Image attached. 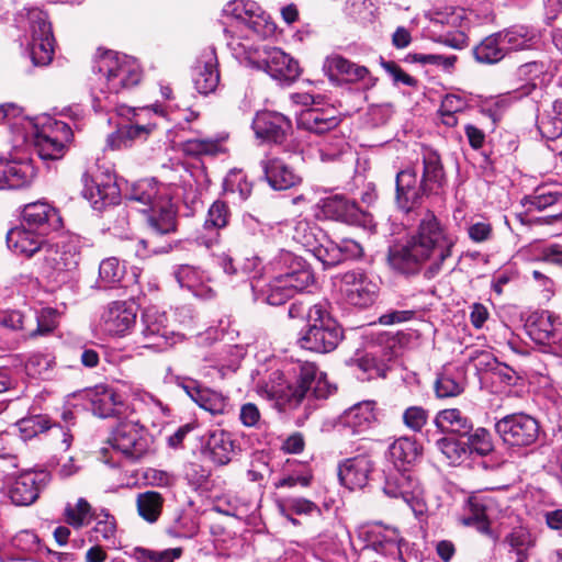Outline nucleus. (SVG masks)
I'll return each instance as SVG.
<instances>
[{"label": "nucleus", "mask_w": 562, "mask_h": 562, "mask_svg": "<svg viewBox=\"0 0 562 562\" xmlns=\"http://www.w3.org/2000/svg\"><path fill=\"white\" fill-rule=\"evenodd\" d=\"M224 189L226 192H238L240 199L246 200L251 194L252 186L241 171L233 170L224 179Z\"/></svg>", "instance_id": "nucleus-62"}, {"label": "nucleus", "mask_w": 562, "mask_h": 562, "mask_svg": "<svg viewBox=\"0 0 562 562\" xmlns=\"http://www.w3.org/2000/svg\"><path fill=\"white\" fill-rule=\"evenodd\" d=\"M378 346L372 348V351H379V360L384 362L386 366L390 361L394 360L400 356L401 346L395 337L389 335H381L378 338Z\"/></svg>", "instance_id": "nucleus-63"}, {"label": "nucleus", "mask_w": 562, "mask_h": 562, "mask_svg": "<svg viewBox=\"0 0 562 562\" xmlns=\"http://www.w3.org/2000/svg\"><path fill=\"white\" fill-rule=\"evenodd\" d=\"M265 177L274 190H288L301 182V177L281 158H268L261 161Z\"/></svg>", "instance_id": "nucleus-34"}, {"label": "nucleus", "mask_w": 562, "mask_h": 562, "mask_svg": "<svg viewBox=\"0 0 562 562\" xmlns=\"http://www.w3.org/2000/svg\"><path fill=\"white\" fill-rule=\"evenodd\" d=\"M64 515L65 521L76 529L87 526L94 517L91 505L82 497L76 504H67Z\"/></svg>", "instance_id": "nucleus-49"}, {"label": "nucleus", "mask_w": 562, "mask_h": 562, "mask_svg": "<svg viewBox=\"0 0 562 562\" xmlns=\"http://www.w3.org/2000/svg\"><path fill=\"white\" fill-rule=\"evenodd\" d=\"M153 125L127 124L121 126L115 133L109 135L108 145L112 149L127 147L134 139H146Z\"/></svg>", "instance_id": "nucleus-47"}, {"label": "nucleus", "mask_w": 562, "mask_h": 562, "mask_svg": "<svg viewBox=\"0 0 562 562\" xmlns=\"http://www.w3.org/2000/svg\"><path fill=\"white\" fill-rule=\"evenodd\" d=\"M324 210L331 217L348 224H358L363 216L356 202L342 195L328 198L324 203Z\"/></svg>", "instance_id": "nucleus-39"}, {"label": "nucleus", "mask_w": 562, "mask_h": 562, "mask_svg": "<svg viewBox=\"0 0 562 562\" xmlns=\"http://www.w3.org/2000/svg\"><path fill=\"white\" fill-rule=\"evenodd\" d=\"M206 446L215 463L224 465L232 460L235 446L229 432L224 430L212 431Z\"/></svg>", "instance_id": "nucleus-41"}, {"label": "nucleus", "mask_w": 562, "mask_h": 562, "mask_svg": "<svg viewBox=\"0 0 562 562\" xmlns=\"http://www.w3.org/2000/svg\"><path fill=\"white\" fill-rule=\"evenodd\" d=\"M292 238L310 252L312 248L317 246L318 238H325V234L311 222L301 220L293 227Z\"/></svg>", "instance_id": "nucleus-50"}, {"label": "nucleus", "mask_w": 562, "mask_h": 562, "mask_svg": "<svg viewBox=\"0 0 562 562\" xmlns=\"http://www.w3.org/2000/svg\"><path fill=\"white\" fill-rule=\"evenodd\" d=\"M372 468V462L367 456L346 459L338 467L339 481L349 490L362 488L369 480Z\"/></svg>", "instance_id": "nucleus-32"}, {"label": "nucleus", "mask_w": 562, "mask_h": 562, "mask_svg": "<svg viewBox=\"0 0 562 562\" xmlns=\"http://www.w3.org/2000/svg\"><path fill=\"white\" fill-rule=\"evenodd\" d=\"M182 550L180 548L167 549L164 551H154L145 548H135L134 558L138 562H173L180 558Z\"/></svg>", "instance_id": "nucleus-59"}, {"label": "nucleus", "mask_w": 562, "mask_h": 562, "mask_svg": "<svg viewBox=\"0 0 562 562\" xmlns=\"http://www.w3.org/2000/svg\"><path fill=\"white\" fill-rule=\"evenodd\" d=\"M44 471H25L8 484L7 495L16 506H27L36 501L40 491L47 483Z\"/></svg>", "instance_id": "nucleus-21"}, {"label": "nucleus", "mask_w": 562, "mask_h": 562, "mask_svg": "<svg viewBox=\"0 0 562 562\" xmlns=\"http://www.w3.org/2000/svg\"><path fill=\"white\" fill-rule=\"evenodd\" d=\"M475 59L483 64H495L506 56V48L503 45L499 33L486 36L474 48Z\"/></svg>", "instance_id": "nucleus-44"}, {"label": "nucleus", "mask_w": 562, "mask_h": 562, "mask_svg": "<svg viewBox=\"0 0 562 562\" xmlns=\"http://www.w3.org/2000/svg\"><path fill=\"white\" fill-rule=\"evenodd\" d=\"M43 270L46 277L58 285L78 279L80 254L71 241H47L43 247Z\"/></svg>", "instance_id": "nucleus-8"}, {"label": "nucleus", "mask_w": 562, "mask_h": 562, "mask_svg": "<svg viewBox=\"0 0 562 562\" xmlns=\"http://www.w3.org/2000/svg\"><path fill=\"white\" fill-rule=\"evenodd\" d=\"M435 392L440 398L454 397L463 392V385L449 374L441 373L435 382Z\"/></svg>", "instance_id": "nucleus-64"}, {"label": "nucleus", "mask_w": 562, "mask_h": 562, "mask_svg": "<svg viewBox=\"0 0 562 562\" xmlns=\"http://www.w3.org/2000/svg\"><path fill=\"white\" fill-rule=\"evenodd\" d=\"M323 71L336 86L342 83H361L364 89L376 85V78L364 66L358 65L341 55L331 54L323 63Z\"/></svg>", "instance_id": "nucleus-15"}, {"label": "nucleus", "mask_w": 562, "mask_h": 562, "mask_svg": "<svg viewBox=\"0 0 562 562\" xmlns=\"http://www.w3.org/2000/svg\"><path fill=\"white\" fill-rule=\"evenodd\" d=\"M111 447L125 459L137 461L143 458L150 448L149 438L138 422H121L109 438Z\"/></svg>", "instance_id": "nucleus-13"}, {"label": "nucleus", "mask_w": 562, "mask_h": 562, "mask_svg": "<svg viewBox=\"0 0 562 562\" xmlns=\"http://www.w3.org/2000/svg\"><path fill=\"white\" fill-rule=\"evenodd\" d=\"M383 492L391 498H402L419 519L428 513V505L419 482L400 469L387 474Z\"/></svg>", "instance_id": "nucleus-12"}, {"label": "nucleus", "mask_w": 562, "mask_h": 562, "mask_svg": "<svg viewBox=\"0 0 562 562\" xmlns=\"http://www.w3.org/2000/svg\"><path fill=\"white\" fill-rule=\"evenodd\" d=\"M193 83L201 94H209L216 90L220 83V70L216 52L207 47L199 55L193 68Z\"/></svg>", "instance_id": "nucleus-27"}, {"label": "nucleus", "mask_w": 562, "mask_h": 562, "mask_svg": "<svg viewBox=\"0 0 562 562\" xmlns=\"http://www.w3.org/2000/svg\"><path fill=\"white\" fill-rule=\"evenodd\" d=\"M229 218V210L226 203L222 201H215L209 209L207 215L204 222L206 229L214 228L220 229L227 225Z\"/></svg>", "instance_id": "nucleus-61"}, {"label": "nucleus", "mask_w": 562, "mask_h": 562, "mask_svg": "<svg viewBox=\"0 0 562 562\" xmlns=\"http://www.w3.org/2000/svg\"><path fill=\"white\" fill-rule=\"evenodd\" d=\"M251 288L257 301H261L273 306L285 303L289 299L300 292L277 273L267 285L258 289V285L251 284Z\"/></svg>", "instance_id": "nucleus-36"}, {"label": "nucleus", "mask_w": 562, "mask_h": 562, "mask_svg": "<svg viewBox=\"0 0 562 562\" xmlns=\"http://www.w3.org/2000/svg\"><path fill=\"white\" fill-rule=\"evenodd\" d=\"M35 168L31 160H0V190L20 189L31 183Z\"/></svg>", "instance_id": "nucleus-33"}, {"label": "nucleus", "mask_w": 562, "mask_h": 562, "mask_svg": "<svg viewBox=\"0 0 562 562\" xmlns=\"http://www.w3.org/2000/svg\"><path fill=\"white\" fill-rule=\"evenodd\" d=\"M434 424L440 432L454 434L460 437H465L473 429L470 418L458 408L439 411Z\"/></svg>", "instance_id": "nucleus-37"}, {"label": "nucleus", "mask_w": 562, "mask_h": 562, "mask_svg": "<svg viewBox=\"0 0 562 562\" xmlns=\"http://www.w3.org/2000/svg\"><path fill=\"white\" fill-rule=\"evenodd\" d=\"M93 519L95 520V525L90 530V541L95 543L104 541L109 544L115 546L116 520L114 516L110 515L105 510H101L94 515Z\"/></svg>", "instance_id": "nucleus-48"}, {"label": "nucleus", "mask_w": 562, "mask_h": 562, "mask_svg": "<svg viewBox=\"0 0 562 562\" xmlns=\"http://www.w3.org/2000/svg\"><path fill=\"white\" fill-rule=\"evenodd\" d=\"M226 11L238 24L245 25L258 37H268L276 32V24L254 1L234 0L227 5Z\"/></svg>", "instance_id": "nucleus-17"}, {"label": "nucleus", "mask_w": 562, "mask_h": 562, "mask_svg": "<svg viewBox=\"0 0 562 562\" xmlns=\"http://www.w3.org/2000/svg\"><path fill=\"white\" fill-rule=\"evenodd\" d=\"M310 252L325 267H331L348 259L359 258L362 255V247L353 239L344 238L336 243L325 237L318 238L317 246Z\"/></svg>", "instance_id": "nucleus-24"}, {"label": "nucleus", "mask_w": 562, "mask_h": 562, "mask_svg": "<svg viewBox=\"0 0 562 562\" xmlns=\"http://www.w3.org/2000/svg\"><path fill=\"white\" fill-rule=\"evenodd\" d=\"M19 430L23 440H29L50 428L48 417L36 415L23 418L18 423Z\"/></svg>", "instance_id": "nucleus-58"}, {"label": "nucleus", "mask_w": 562, "mask_h": 562, "mask_svg": "<svg viewBox=\"0 0 562 562\" xmlns=\"http://www.w3.org/2000/svg\"><path fill=\"white\" fill-rule=\"evenodd\" d=\"M29 376L40 380H50L54 376L56 358L52 352L37 351L29 356L25 362Z\"/></svg>", "instance_id": "nucleus-42"}, {"label": "nucleus", "mask_w": 562, "mask_h": 562, "mask_svg": "<svg viewBox=\"0 0 562 562\" xmlns=\"http://www.w3.org/2000/svg\"><path fill=\"white\" fill-rule=\"evenodd\" d=\"M495 430L507 446L522 448L537 441L540 426L532 416L517 413L497 420Z\"/></svg>", "instance_id": "nucleus-14"}, {"label": "nucleus", "mask_w": 562, "mask_h": 562, "mask_svg": "<svg viewBox=\"0 0 562 562\" xmlns=\"http://www.w3.org/2000/svg\"><path fill=\"white\" fill-rule=\"evenodd\" d=\"M379 351H367L362 357L353 360L355 366L364 374L363 379L385 378L389 366L379 360Z\"/></svg>", "instance_id": "nucleus-51"}, {"label": "nucleus", "mask_w": 562, "mask_h": 562, "mask_svg": "<svg viewBox=\"0 0 562 562\" xmlns=\"http://www.w3.org/2000/svg\"><path fill=\"white\" fill-rule=\"evenodd\" d=\"M470 515L462 519L467 526H474L480 532H490V522L486 517L485 504L476 498L469 501Z\"/></svg>", "instance_id": "nucleus-57"}, {"label": "nucleus", "mask_w": 562, "mask_h": 562, "mask_svg": "<svg viewBox=\"0 0 562 562\" xmlns=\"http://www.w3.org/2000/svg\"><path fill=\"white\" fill-rule=\"evenodd\" d=\"M164 503L162 495L156 491H146L136 496L137 513L149 524H154L159 519Z\"/></svg>", "instance_id": "nucleus-43"}, {"label": "nucleus", "mask_w": 562, "mask_h": 562, "mask_svg": "<svg viewBox=\"0 0 562 562\" xmlns=\"http://www.w3.org/2000/svg\"><path fill=\"white\" fill-rule=\"evenodd\" d=\"M81 181L83 184L82 195L94 210L102 211L119 202L120 189L111 176L94 179L85 172Z\"/></svg>", "instance_id": "nucleus-22"}, {"label": "nucleus", "mask_w": 562, "mask_h": 562, "mask_svg": "<svg viewBox=\"0 0 562 562\" xmlns=\"http://www.w3.org/2000/svg\"><path fill=\"white\" fill-rule=\"evenodd\" d=\"M340 120L333 106H310L297 115V126L315 134H323L336 128Z\"/></svg>", "instance_id": "nucleus-30"}, {"label": "nucleus", "mask_w": 562, "mask_h": 562, "mask_svg": "<svg viewBox=\"0 0 562 562\" xmlns=\"http://www.w3.org/2000/svg\"><path fill=\"white\" fill-rule=\"evenodd\" d=\"M234 56L248 60L252 66L263 69L273 79L280 82H292L300 76L296 60L278 47L267 45L251 48L232 37L227 43Z\"/></svg>", "instance_id": "nucleus-6"}, {"label": "nucleus", "mask_w": 562, "mask_h": 562, "mask_svg": "<svg viewBox=\"0 0 562 562\" xmlns=\"http://www.w3.org/2000/svg\"><path fill=\"white\" fill-rule=\"evenodd\" d=\"M291 128V121L282 113L274 111L258 112L252 120L256 137L267 143H283Z\"/></svg>", "instance_id": "nucleus-25"}, {"label": "nucleus", "mask_w": 562, "mask_h": 562, "mask_svg": "<svg viewBox=\"0 0 562 562\" xmlns=\"http://www.w3.org/2000/svg\"><path fill=\"white\" fill-rule=\"evenodd\" d=\"M419 454L417 442L407 437L398 438L389 447V457L397 469L415 462Z\"/></svg>", "instance_id": "nucleus-45"}, {"label": "nucleus", "mask_w": 562, "mask_h": 562, "mask_svg": "<svg viewBox=\"0 0 562 562\" xmlns=\"http://www.w3.org/2000/svg\"><path fill=\"white\" fill-rule=\"evenodd\" d=\"M357 535L358 539L363 542V548H371L381 555L406 562L404 549L407 543L395 527L370 524L359 527Z\"/></svg>", "instance_id": "nucleus-11"}, {"label": "nucleus", "mask_w": 562, "mask_h": 562, "mask_svg": "<svg viewBox=\"0 0 562 562\" xmlns=\"http://www.w3.org/2000/svg\"><path fill=\"white\" fill-rule=\"evenodd\" d=\"M30 56L35 66L48 65L54 55V36L45 12L37 8L26 10Z\"/></svg>", "instance_id": "nucleus-9"}, {"label": "nucleus", "mask_w": 562, "mask_h": 562, "mask_svg": "<svg viewBox=\"0 0 562 562\" xmlns=\"http://www.w3.org/2000/svg\"><path fill=\"white\" fill-rule=\"evenodd\" d=\"M179 190L176 184L158 183L155 179H142L132 184L128 199L149 206L145 212L150 233L147 238L136 243L137 257L145 259L171 249L169 241L158 244L157 238L173 234L177 229V209L172 200L178 196Z\"/></svg>", "instance_id": "nucleus-2"}, {"label": "nucleus", "mask_w": 562, "mask_h": 562, "mask_svg": "<svg viewBox=\"0 0 562 562\" xmlns=\"http://www.w3.org/2000/svg\"><path fill=\"white\" fill-rule=\"evenodd\" d=\"M307 327L301 330L297 344L301 348L327 353L337 348L344 334L339 324L322 304H315L307 312Z\"/></svg>", "instance_id": "nucleus-7"}, {"label": "nucleus", "mask_w": 562, "mask_h": 562, "mask_svg": "<svg viewBox=\"0 0 562 562\" xmlns=\"http://www.w3.org/2000/svg\"><path fill=\"white\" fill-rule=\"evenodd\" d=\"M136 315L133 303L125 301L111 302L101 315L102 330L111 336H124L134 327Z\"/></svg>", "instance_id": "nucleus-23"}, {"label": "nucleus", "mask_w": 562, "mask_h": 562, "mask_svg": "<svg viewBox=\"0 0 562 562\" xmlns=\"http://www.w3.org/2000/svg\"><path fill=\"white\" fill-rule=\"evenodd\" d=\"M279 513L283 517H290V513L296 515H312L319 513L318 506L310 499L301 497H288L277 502Z\"/></svg>", "instance_id": "nucleus-53"}, {"label": "nucleus", "mask_w": 562, "mask_h": 562, "mask_svg": "<svg viewBox=\"0 0 562 562\" xmlns=\"http://www.w3.org/2000/svg\"><path fill=\"white\" fill-rule=\"evenodd\" d=\"M378 423L374 401L359 402L346 409L338 418V425L352 435H361Z\"/></svg>", "instance_id": "nucleus-28"}, {"label": "nucleus", "mask_w": 562, "mask_h": 562, "mask_svg": "<svg viewBox=\"0 0 562 562\" xmlns=\"http://www.w3.org/2000/svg\"><path fill=\"white\" fill-rule=\"evenodd\" d=\"M468 440L465 441L469 447V457L472 453L484 457L493 451V441L491 434L485 428H477L473 432L467 435Z\"/></svg>", "instance_id": "nucleus-56"}, {"label": "nucleus", "mask_w": 562, "mask_h": 562, "mask_svg": "<svg viewBox=\"0 0 562 562\" xmlns=\"http://www.w3.org/2000/svg\"><path fill=\"white\" fill-rule=\"evenodd\" d=\"M124 273V266H122L115 257L106 258L100 263L99 276L105 284L111 285L120 282Z\"/></svg>", "instance_id": "nucleus-60"}, {"label": "nucleus", "mask_w": 562, "mask_h": 562, "mask_svg": "<svg viewBox=\"0 0 562 562\" xmlns=\"http://www.w3.org/2000/svg\"><path fill=\"white\" fill-rule=\"evenodd\" d=\"M178 385L201 408L212 415H220L226 411V398L218 392L202 386L196 380L181 379Z\"/></svg>", "instance_id": "nucleus-31"}, {"label": "nucleus", "mask_w": 562, "mask_h": 562, "mask_svg": "<svg viewBox=\"0 0 562 562\" xmlns=\"http://www.w3.org/2000/svg\"><path fill=\"white\" fill-rule=\"evenodd\" d=\"M92 412L101 418L120 415L124 412L121 396L113 390H104L92 400Z\"/></svg>", "instance_id": "nucleus-46"}, {"label": "nucleus", "mask_w": 562, "mask_h": 562, "mask_svg": "<svg viewBox=\"0 0 562 562\" xmlns=\"http://www.w3.org/2000/svg\"><path fill=\"white\" fill-rule=\"evenodd\" d=\"M181 148L188 156H214L223 150L222 144L212 138H190L181 144Z\"/></svg>", "instance_id": "nucleus-54"}, {"label": "nucleus", "mask_w": 562, "mask_h": 562, "mask_svg": "<svg viewBox=\"0 0 562 562\" xmlns=\"http://www.w3.org/2000/svg\"><path fill=\"white\" fill-rule=\"evenodd\" d=\"M498 33L506 48V54L508 52L532 49L539 42L537 31L525 25H515Z\"/></svg>", "instance_id": "nucleus-38"}, {"label": "nucleus", "mask_w": 562, "mask_h": 562, "mask_svg": "<svg viewBox=\"0 0 562 562\" xmlns=\"http://www.w3.org/2000/svg\"><path fill=\"white\" fill-rule=\"evenodd\" d=\"M437 448L451 464H460L469 458V447L460 439L443 437L437 440Z\"/></svg>", "instance_id": "nucleus-52"}, {"label": "nucleus", "mask_w": 562, "mask_h": 562, "mask_svg": "<svg viewBox=\"0 0 562 562\" xmlns=\"http://www.w3.org/2000/svg\"><path fill=\"white\" fill-rule=\"evenodd\" d=\"M21 223L44 236L63 225L58 210L44 201L25 204L21 212Z\"/></svg>", "instance_id": "nucleus-26"}, {"label": "nucleus", "mask_w": 562, "mask_h": 562, "mask_svg": "<svg viewBox=\"0 0 562 562\" xmlns=\"http://www.w3.org/2000/svg\"><path fill=\"white\" fill-rule=\"evenodd\" d=\"M525 328L527 335L538 345L562 346V323L549 311L531 313Z\"/></svg>", "instance_id": "nucleus-19"}, {"label": "nucleus", "mask_w": 562, "mask_h": 562, "mask_svg": "<svg viewBox=\"0 0 562 562\" xmlns=\"http://www.w3.org/2000/svg\"><path fill=\"white\" fill-rule=\"evenodd\" d=\"M417 165L408 166L397 172L395 201L397 206L408 213L420 205L425 196L436 193L445 181L440 157L435 151L423 154L422 177H418Z\"/></svg>", "instance_id": "nucleus-5"}, {"label": "nucleus", "mask_w": 562, "mask_h": 562, "mask_svg": "<svg viewBox=\"0 0 562 562\" xmlns=\"http://www.w3.org/2000/svg\"><path fill=\"white\" fill-rule=\"evenodd\" d=\"M98 85L93 91L95 110L115 111L119 115H126L135 109L120 106L119 93L130 89L140 81L142 71L136 59L124 54L106 52L95 63Z\"/></svg>", "instance_id": "nucleus-4"}, {"label": "nucleus", "mask_w": 562, "mask_h": 562, "mask_svg": "<svg viewBox=\"0 0 562 562\" xmlns=\"http://www.w3.org/2000/svg\"><path fill=\"white\" fill-rule=\"evenodd\" d=\"M271 265L274 272L297 291H303L314 283V274L306 260L290 251L280 250Z\"/></svg>", "instance_id": "nucleus-18"}, {"label": "nucleus", "mask_w": 562, "mask_h": 562, "mask_svg": "<svg viewBox=\"0 0 562 562\" xmlns=\"http://www.w3.org/2000/svg\"><path fill=\"white\" fill-rule=\"evenodd\" d=\"M341 291L351 305L367 307L375 301L379 286L378 283L366 273L349 271L342 276Z\"/></svg>", "instance_id": "nucleus-20"}, {"label": "nucleus", "mask_w": 562, "mask_h": 562, "mask_svg": "<svg viewBox=\"0 0 562 562\" xmlns=\"http://www.w3.org/2000/svg\"><path fill=\"white\" fill-rule=\"evenodd\" d=\"M140 327V335L146 348L164 350L183 338L170 326L166 312L157 306H148L143 311Z\"/></svg>", "instance_id": "nucleus-10"}, {"label": "nucleus", "mask_w": 562, "mask_h": 562, "mask_svg": "<svg viewBox=\"0 0 562 562\" xmlns=\"http://www.w3.org/2000/svg\"><path fill=\"white\" fill-rule=\"evenodd\" d=\"M335 387L314 362L295 361L270 373L269 380L259 386L261 395L274 402L283 412L297 408L305 398H327Z\"/></svg>", "instance_id": "nucleus-3"}, {"label": "nucleus", "mask_w": 562, "mask_h": 562, "mask_svg": "<svg viewBox=\"0 0 562 562\" xmlns=\"http://www.w3.org/2000/svg\"><path fill=\"white\" fill-rule=\"evenodd\" d=\"M173 276L181 288H187L195 296H207L212 291L204 285L206 276L196 267L190 265L178 266Z\"/></svg>", "instance_id": "nucleus-40"}, {"label": "nucleus", "mask_w": 562, "mask_h": 562, "mask_svg": "<svg viewBox=\"0 0 562 562\" xmlns=\"http://www.w3.org/2000/svg\"><path fill=\"white\" fill-rule=\"evenodd\" d=\"M456 243L457 238L449 228L434 212L426 210L406 244L390 248L389 262L402 273H416L423 265L428 263L425 277L432 279L441 271L443 262L452 256Z\"/></svg>", "instance_id": "nucleus-1"}, {"label": "nucleus", "mask_w": 562, "mask_h": 562, "mask_svg": "<svg viewBox=\"0 0 562 562\" xmlns=\"http://www.w3.org/2000/svg\"><path fill=\"white\" fill-rule=\"evenodd\" d=\"M42 130L37 131L34 138V147L38 156L44 159H59L64 156L66 143L72 138V132L68 124L60 121L46 119Z\"/></svg>", "instance_id": "nucleus-16"}, {"label": "nucleus", "mask_w": 562, "mask_h": 562, "mask_svg": "<svg viewBox=\"0 0 562 562\" xmlns=\"http://www.w3.org/2000/svg\"><path fill=\"white\" fill-rule=\"evenodd\" d=\"M562 199L558 192L547 190L546 188H538L532 195L526 196L522 201L524 206L528 212L542 211Z\"/></svg>", "instance_id": "nucleus-55"}, {"label": "nucleus", "mask_w": 562, "mask_h": 562, "mask_svg": "<svg viewBox=\"0 0 562 562\" xmlns=\"http://www.w3.org/2000/svg\"><path fill=\"white\" fill-rule=\"evenodd\" d=\"M504 544L515 557V562H527L537 546V536L524 524L513 527L504 537Z\"/></svg>", "instance_id": "nucleus-35"}, {"label": "nucleus", "mask_w": 562, "mask_h": 562, "mask_svg": "<svg viewBox=\"0 0 562 562\" xmlns=\"http://www.w3.org/2000/svg\"><path fill=\"white\" fill-rule=\"evenodd\" d=\"M43 237L41 233L21 223L8 231L7 245L14 254L30 258L43 251L47 243Z\"/></svg>", "instance_id": "nucleus-29"}]
</instances>
